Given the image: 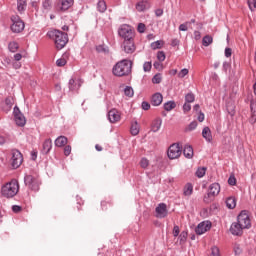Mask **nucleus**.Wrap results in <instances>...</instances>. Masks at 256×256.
Wrapping results in <instances>:
<instances>
[{
	"label": "nucleus",
	"instance_id": "13",
	"mask_svg": "<svg viewBox=\"0 0 256 256\" xmlns=\"http://www.w3.org/2000/svg\"><path fill=\"white\" fill-rule=\"evenodd\" d=\"M211 229V223L209 222H201L195 229L196 235H203V233H207Z\"/></svg>",
	"mask_w": 256,
	"mask_h": 256
},
{
	"label": "nucleus",
	"instance_id": "44",
	"mask_svg": "<svg viewBox=\"0 0 256 256\" xmlns=\"http://www.w3.org/2000/svg\"><path fill=\"white\" fill-rule=\"evenodd\" d=\"M140 166L142 169H147L149 167V161L147 158H142L140 161Z\"/></svg>",
	"mask_w": 256,
	"mask_h": 256
},
{
	"label": "nucleus",
	"instance_id": "56",
	"mask_svg": "<svg viewBox=\"0 0 256 256\" xmlns=\"http://www.w3.org/2000/svg\"><path fill=\"white\" fill-rule=\"evenodd\" d=\"M21 206H19V205H13L12 206V211H13V213H21Z\"/></svg>",
	"mask_w": 256,
	"mask_h": 256
},
{
	"label": "nucleus",
	"instance_id": "19",
	"mask_svg": "<svg viewBox=\"0 0 256 256\" xmlns=\"http://www.w3.org/2000/svg\"><path fill=\"white\" fill-rule=\"evenodd\" d=\"M202 137L207 141V143H211L213 141V135L211 134V128L204 127L202 130Z\"/></svg>",
	"mask_w": 256,
	"mask_h": 256
},
{
	"label": "nucleus",
	"instance_id": "39",
	"mask_svg": "<svg viewBox=\"0 0 256 256\" xmlns=\"http://www.w3.org/2000/svg\"><path fill=\"white\" fill-rule=\"evenodd\" d=\"M227 111H228L229 115H231V117H233L235 115V105L228 104Z\"/></svg>",
	"mask_w": 256,
	"mask_h": 256
},
{
	"label": "nucleus",
	"instance_id": "12",
	"mask_svg": "<svg viewBox=\"0 0 256 256\" xmlns=\"http://www.w3.org/2000/svg\"><path fill=\"white\" fill-rule=\"evenodd\" d=\"M14 117L16 125H18V127H25V123H27V120H25V116H23L17 106L14 108Z\"/></svg>",
	"mask_w": 256,
	"mask_h": 256
},
{
	"label": "nucleus",
	"instance_id": "37",
	"mask_svg": "<svg viewBox=\"0 0 256 256\" xmlns=\"http://www.w3.org/2000/svg\"><path fill=\"white\" fill-rule=\"evenodd\" d=\"M186 103H193L195 101V95L193 93H188L185 96Z\"/></svg>",
	"mask_w": 256,
	"mask_h": 256
},
{
	"label": "nucleus",
	"instance_id": "33",
	"mask_svg": "<svg viewBox=\"0 0 256 256\" xmlns=\"http://www.w3.org/2000/svg\"><path fill=\"white\" fill-rule=\"evenodd\" d=\"M130 133L131 135H139V124H137V122H135L134 124H132L131 128H130Z\"/></svg>",
	"mask_w": 256,
	"mask_h": 256
},
{
	"label": "nucleus",
	"instance_id": "59",
	"mask_svg": "<svg viewBox=\"0 0 256 256\" xmlns=\"http://www.w3.org/2000/svg\"><path fill=\"white\" fill-rule=\"evenodd\" d=\"M194 39L196 41H199V39H201V32L199 31H194Z\"/></svg>",
	"mask_w": 256,
	"mask_h": 256
},
{
	"label": "nucleus",
	"instance_id": "45",
	"mask_svg": "<svg viewBox=\"0 0 256 256\" xmlns=\"http://www.w3.org/2000/svg\"><path fill=\"white\" fill-rule=\"evenodd\" d=\"M186 75H189V69L184 68L178 73L179 79H183Z\"/></svg>",
	"mask_w": 256,
	"mask_h": 256
},
{
	"label": "nucleus",
	"instance_id": "26",
	"mask_svg": "<svg viewBox=\"0 0 256 256\" xmlns=\"http://www.w3.org/2000/svg\"><path fill=\"white\" fill-rule=\"evenodd\" d=\"M161 124H162V120L160 118H158L152 122L153 133H157V131H159V129H161Z\"/></svg>",
	"mask_w": 256,
	"mask_h": 256
},
{
	"label": "nucleus",
	"instance_id": "62",
	"mask_svg": "<svg viewBox=\"0 0 256 256\" xmlns=\"http://www.w3.org/2000/svg\"><path fill=\"white\" fill-rule=\"evenodd\" d=\"M155 15H156V17H161L163 15V9H156Z\"/></svg>",
	"mask_w": 256,
	"mask_h": 256
},
{
	"label": "nucleus",
	"instance_id": "54",
	"mask_svg": "<svg viewBox=\"0 0 256 256\" xmlns=\"http://www.w3.org/2000/svg\"><path fill=\"white\" fill-rule=\"evenodd\" d=\"M183 111H184V113H189V111H191V104H189V103H185L184 105H183Z\"/></svg>",
	"mask_w": 256,
	"mask_h": 256
},
{
	"label": "nucleus",
	"instance_id": "2",
	"mask_svg": "<svg viewBox=\"0 0 256 256\" xmlns=\"http://www.w3.org/2000/svg\"><path fill=\"white\" fill-rule=\"evenodd\" d=\"M133 63L127 59L117 62L113 68L112 73L115 77H127L130 75Z\"/></svg>",
	"mask_w": 256,
	"mask_h": 256
},
{
	"label": "nucleus",
	"instance_id": "64",
	"mask_svg": "<svg viewBox=\"0 0 256 256\" xmlns=\"http://www.w3.org/2000/svg\"><path fill=\"white\" fill-rule=\"evenodd\" d=\"M234 252H235L236 255L241 254V248H239V246L235 247Z\"/></svg>",
	"mask_w": 256,
	"mask_h": 256
},
{
	"label": "nucleus",
	"instance_id": "23",
	"mask_svg": "<svg viewBox=\"0 0 256 256\" xmlns=\"http://www.w3.org/2000/svg\"><path fill=\"white\" fill-rule=\"evenodd\" d=\"M67 137L65 136H59L56 140H55V145L56 147H65L67 144Z\"/></svg>",
	"mask_w": 256,
	"mask_h": 256
},
{
	"label": "nucleus",
	"instance_id": "9",
	"mask_svg": "<svg viewBox=\"0 0 256 256\" xmlns=\"http://www.w3.org/2000/svg\"><path fill=\"white\" fill-rule=\"evenodd\" d=\"M11 165L14 169H19L23 163V154L19 150H12Z\"/></svg>",
	"mask_w": 256,
	"mask_h": 256
},
{
	"label": "nucleus",
	"instance_id": "30",
	"mask_svg": "<svg viewBox=\"0 0 256 256\" xmlns=\"http://www.w3.org/2000/svg\"><path fill=\"white\" fill-rule=\"evenodd\" d=\"M147 9V2L140 1L136 4V11H139V13L145 11Z\"/></svg>",
	"mask_w": 256,
	"mask_h": 256
},
{
	"label": "nucleus",
	"instance_id": "40",
	"mask_svg": "<svg viewBox=\"0 0 256 256\" xmlns=\"http://www.w3.org/2000/svg\"><path fill=\"white\" fill-rule=\"evenodd\" d=\"M153 67V65L151 64V62H145L143 64V71L145 73H149V71H151V68Z\"/></svg>",
	"mask_w": 256,
	"mask_h": 256
},
{
	"label": "nucleus",
	"instance_id": "41",
	"mask_svg": "<svg viewBox=\"0 0 256 256\" xmlns=\"http://www.w3.org/2000/svg\"><path fill=\"white\" fill-rule=\"evenodd\" d=\"M187 236H188V234L186 231L181 232L179 235L180 243H185V241H187Z\"/></svg>",
	"mask_w": 256,
	"mask_h": 256
},
{
	"label": "nucleus",
	"instance_id": "34",
	"mask_svg": "<svg viewBox=\"0 0 256 256\" xmlns=\"http://www.w3.org/2000/svg\"><path fill=\"white\" fill-rule=\"evenodd\" d=\"M163 80V77H161V74H155L152 78V83H154L155 85H159V83H161V81Z\"/></svg>",
	"mask_w": 256,
	"mask_h": 256
},
{
	"label": "nucleus",
	"instance_id": "52",
	"mask_svg": "<svg viewBox=\"0 0 256 256\" xmlns=\"http://www.w3.org/2000/svg\"><path fill=\"white\" fill-rule=\"evenodd\" d=\"M187 25H189V22H186L184 24H180L179 31H187L189 29V27Z\"/></svg>",
	"mask_w": 256,
	"mask_h": 256
},
{
	"label": "nucleus",
	"instance_id": "51",
	"mask_svg": "<svg viewBox=\"0 0 256 256\" xmlns=\"http://www.w3.org/2000/svg\"><path fill=\"white\" fill-rule=\"evenodd\" d=\"M137 31H138V33H145V24L139 23Z\"/></svg>",
	"mask_w": 256,
	"mask_h": 256
},
{
	"label": "nucleus",
	"instance_id": "53",
	"mask_svg": "<svg viewBox=\"0 0 256 256\" xmlns=\"http://www.w3.org/2000/svg\"><path fill=\"white\" fill-rule=\"evenodd\" d=\"M188 129H189V131H193V130L197 129V121L191 122L188 126Z\"/></svg>",
	"mask_w": 256,
	"mask_h": 256
},
{
	"label": "nucleus",
	"instance_id": "32",
	"mask_svg": "<svg viewBox=\"0 0 256 256\" xmlns=\"http://www.w3.org/2000/svg\"><path fill=\"white\" fill-rule=\"evenodd\" d=\"M205 173H207V168L206 167H201V168L197 169L195 175H196V177L201 179L202 177H205Z\"/></svg>",
	"mask_w": 256,
	"mask_h": 256
},
{
	"label": "nucleus",
	"instance_id": "27",
	"mask_svg": "<svg viewBox=\"0 0 256 256\" xmlns=\"http://www.w3.org/2000/svg\"><path fill=\"white\" fill-rule=\"evenodd\" d=\"M97 10L99 13H105V11H107V3L104 0H100L97 3Z\"/></svg>",
	"mask_w": 256,
	"mask_h": 256
},
{
	"label": "nucleus",
	"instance_id": "38",
	"mask_svg": "<svg viewBox=\"0 0 256 256\" xmlns=\"http://www.w3.org/2000/svg\"><path fill=\"white\" fill-rule=\"evenodd\" d=\"M56 65L57 67H65V65H67V60L62 57L56 61Z\"/></svg>",
	"mask_w": 256,
	"mask_h": 256
},
{
	"label": "nucleus",
	"instance_id": "1",
	"mask_svg": "<svg viewBox=\"0 0 256 256\" xmlns=\"http://www.w3.org/2000/svg\"><path fill=\"white\" fill-rule=\"evenodd\" d=\"M47 37L52 39L56 45V49H63L67 43H69V36L67 33L60 31V30H50L47 33Z\"/></svg>",
	"mask_w": 256,
	"mask_h": 256
},
{
	"label": "nucleus",
	"instance_id": "31",
	"mask_svg": "<svg viewBox=\"0 0 256 256\" xmlns=\"http://www.w3.org/2000/svg\"><path fill=\"white\" fill-rule=\"evenodd\" d=\"M211 43H213V37H211L209 35H206L203 37L202 45L204 47H209V45H211Z\"/></svg>",
	"mask_w": 256,
	"mask_h": 256
},
{
	"label": "nucleus",
	"instance_id": "21",
	"mask_svg": "<svg viewBox=\"0 0 256 256\" xmlns=\"http://www.w3.org/2000/svg\"><path fill=\"white\" fill-rule=\"evenodd\" d=\"M183 154L186 157V159H193V147L190 145H186L183 150Z\"/></svg>",
	"mask_w": 256,
	"mask_h": 256
},
{
	"label": "nucleus",
	"instance_id": "48",
	"mask_svg": "<svg viewBox=\"0 0 256 256\" xmlns=\"http://www.w3.org/2000/svg\"><path fill=\"white\" fill-rule=\"evenodd\" d=\"M165 58H166L165 52L159 51V52L157 53V59H158V61L163 62V61H165Z\"/></svg>",
	"mask_w": 256,
	"mask_h": 256
},
{
	"label": "nucleus",
	"instance_id": "6",
	"mask_svg": "<svg viewBox=\"0 0 256 256\" xmlns=\"http://www.w3.org/2000/svg\"><path fill=\"white\" fill-rule=\"evenodd\" d=\"M237 223L242 226L244 229H250L251 227V218L247 211L243 210L237 217Z\"/></svg>",
	"mask_w": 256,
	"mask_h": 256
},
{
	"label": "nucleus",
	"instance_id": "43",
	"mask_svg": "<svg viewBox=\"0 0 256 256\" xmlns=\"http://www.w3.org/2000/svg\"><path fill=\"white\" fill-rule=\"evenodd\" d=\"M96 51L97 53H109V49H107L105 46L103 45H99L96 47Z\"/></svg>",
	"mask_w": 256,
	"mask_h": 256
},
{
	"label": "nucleus",
	"instance_id": "20",
	"mask_svg": "<svg viewBox=\"0 0 256 256\" xmlns=\"http://www.w3.org/2000/svg\"><path fill=\"white\" fill-rule=\"evenodd\" d=\"M74 0H61L60 9L61 11H67L70 7H73Z\"/></svg>",
	"mask_w": 256,
	"mask_h": 256
},
{
	"label": "nucleus",
	"instance_id": "49",
	"mask_svg": "<svg viewBox=\"0 0 256 256\" xmlns=\"http://www.w3.org/2000/svg\"><path fill=\"white\" fill-rule=\"evenodd\" d=\"M142 109L144 111H149L151 109V104H149L147 101L142 102Z\"/></svg>",
	"mask_w": 256,
	"mask_h": 256
},
{
	"label": "nucleus",
	"instance_id": "16",
	"mask_svg": "<svg viewBox=\"0 0 256 256\" xmlns=\"http://www.w3.org/2000/svg\"><path fill=\"white\" fill-rule=\"evenodd\" d=\"M83 84V81L81 79H73L71 78L68 83V87L70 91H79L81 88V85Z\"/></svg>",
	"mask_w": 256,
	"mask_h": 256
},
{
	"label": "nucleus",
	"instance_id": "5",
	"mask_svg": "<svg viewBox=\"0 0 256 256\" xmlns=\"http://www.w3.org/2000/svg\"><path fill=\"white\" fill-rule=\"evenodd\" d=\"M221 192V186L219 183H213L209 186V190L206 196H204V203H211L217 195Z\"/></svg>",
	"mask_w": 256,
	"mask_h": 256
},
{
	"label": "nucleus",
	"instance_id": "58",
	"mask_svg": "<svg viewBox=\"0 0 256 256\" xmlns=\"http://www.w3.org/2000/svg\"><path fill=\"white\" fill-rule=\"evenodd\" d=\"M179 233H180L179 226H174L173 228L174 237H179Z\"/></svg>",
	"mask_w": 256,
	"mask_h": 256
},
{
	"label": "nucleus",
	"instance_id": "50",
	"mask_svg": "<svg viewBox=\"0 0 256 256\" xmlns=\"http://www.w3.org/2000/svg\"><path fill=\"white\" fill-rule=\"evenodd\" d=\"M64 155L66 157H69V155H71V146L70 145H67L64 147Z\"/></svg>",
	"mask_w": 256,
	"mask_h": 256
},
{
	"label": "nucleus",
	"instance_id": "14",
	"mask_svg": "<svg viewBox=\"0 0 256 256\" xmlns=\"http://www.w3.org/2000/svg\"><path fill=\"white\" fill-rule=\"evenodd\" d=\"M243 229L244 228L238 222H234L230 226V233L236 237H241V235H243Z\"/></svg>",
	"mask_w": 256,
	"mask_h": 256
},
{
	"label": "nucleus",
	"instance_id": "28",
	"mask_svg": "<svg viewBox=\"0 0 256 256\" xmlns=\"http://www.w3.org/2000/svg\"><path fill=\"white\" fill-rule=\"evenodd\" d=\"M17 9L20 13H23L27 9V0H18Z\"/></svg>",
	"mask_w": 256,
	"mask_h": 256
},
{
	"label": "nucleus",
	"instance_id": "10",
	"mask_svg": "<svg viewBox=\"0 0 256 256\" xmlns=\"http://www.w3.org/2000/svg\"><path fill=\"white\" fill-rule=\"evenodd\" d=\"M183 150L179 147V144L174 143L168 148L167 155L170 159H179Z\"/></svg>",
	"mask_w": 256,
	"mask_h": 256
},
{
	"label": "nucleus",
	"instance_id": "11",
	"mask_svg": "<svg viewBox=\"0 0 256 256\" xmlns=\"http://www.w3.org/2000/svg\"><path fill=\"white\" fill-rule=\"evenodd\" d=\"M155 211H156V217L158 219H165V217L169 215V211L167 210V204L165 203L158 204Z\"/></svg>",
	"mask_w": 256,
	"mask_h": 256
},
{
	"label": "nucleus",
	"instance_id": "24",
	"mask_svg": "<svg viewBox=\"0 0 256 256\" xmlns=\"http://www.w3.org/2000/svg\"><path fill=\"white\" fill-rule=\"evenodd\" d=\"M53 147V142L51 139H46L43 143V153L47 154L49 151H51Z\"/></svg>",
	"mask_w": 256,
	"mask_h": 256
},
{
	"label": "nucleus",
	"instance_id": "35",
	"mask_svg": "<svg viewBox=\"0 0 256 256\" xmlns=\"http://www.w3.org/2000/svg\"><path fill=\"white\" fill-rule=\"evenodd\" d=\"M8 48L12 53H15L19 49V44L17 42H10Z\"/></svg>",
	"mask_w": 256,
	"mask_h": 256
},
{
	"label": "nucleus",
	"instance_id": "3",
	"mask_svg": "<svg viewBox=\"0 0 256 256\" xmlns=\"http://www.w3.org/2000/svg\"><path fill=\"white\" fill-rule=\"evenodd\" d=\"M19 193V182L16 179H12L10 182L2 186L1 194L7 199L15 197Z\"/></svg>",
	"mask_w": 256,
	"mask_h": 256
},
{
	"label": "nucleus",
	"instance_id": "17",
	"mask_svg": "<svg viewBox=\"0 0 256 256\" xmlns=\"http://www.w3.org/2000/svg\"><path fill=\"white\" fill-rule=\"evenodd\" d=\"M123 47H124L125 53H128V54L135 53V42L133 41V39L124 40Z\"/></svg>",
	"mask_w": 256,
	"mask_h": 256
},
{
	"label": "nucleus",
	"instance_id": "15",
	"mask_svg": "<svg viewBox=\"0 0 256 256\" xmlns=\"http://www.w3.org/2000/svg\"><path fill=\"white\" fill-rule=\"evenodd\" d=\"M108 119L110 123H117L118 121H121V114L117 109H112L108 112Z\"/></svg>",
	"mask_w": 256,
	"mask_h": 256
},
{
	"label": "nucleus",
	"instance_id": "55",
	"mask_svg": "<svg viewBox=\"0 0 256 256\" xmlns=\"http://www.w3.org/2000/svg\"><path fill=\"white\" fill-rule=\"evenodd\" d=\"M228 183L230 185H236L237 184V179L235 178V176H230L229 179H228Z\"/></svg>",
	"mask_w": 256,
	"mask_h": 256
},
{
	"label": "nucleus",
	"instance_id": "57",
	"mask_svg": "<svg viewBox=\"0 0 256 256\" xmlns=\"http://www.w3.org/2000/svg\"><path fill=\"white\" fill-rule=\"evenodd\" d=\"M233 55V50L231 48H226L225 49V57L229 58Z\"/></svg>",
	"mask_w": 256,
	"mask_h": 256
},
{
	"label": "nucleus",
	"instance_id": "46",
	"mask_svg": "<svg viewBox=\"0 0 256 256\" xmlns=\"http://www.w3.org/2000/svg\"><path fill=\"white\" fill-rule=\"evenodd\" d=\"M210 256H221V254L219 253V248L216 246L212 247Z\"/></svg>",
	"mask_w": 256,
	"mask_h": 256
},
{
	"label": "nucleus",
	"instance_id": "47",
	"mask_svg": "<svg viewBox=\"0 0 256 256\" xmlns=\"http://www.w3.org/2000/svg\"><path fill=\"white\" fill-rule=\"evenodd\" d=\"M5 105H7V107L9 109H11V107H13V98L12 97H7L5 99Z\"/></svg>",
	"mask_w": 256,
	"mask_h": 256
},
{
	"label": "nucleus",
	"instance_id": "22",
	"mask_svg": "<svg viewBox=\"0 0 256 256\" xmlns=\"http://www.w3.org/2000/svg\"><path fill=\"white\" fill-rule=\"evenodd\" d=\"M183 195H185V197H191V195H193V184L187 183L184 186Z\"/></svg>",
	"mask_w": 256,
	"mask_h": 256
},
{
	"label": "nucleus",
	"instance_id": "7",
	"mask_svg": "<svg viewBox=\"0 0 256 256\" xmlns=\"http://www.w3.org/2000/svg\"><path fill=\"white\" fill-rule=\"evenodd\" d=\"M12 25H11V31L13 33H21L25 29V22L21 20L18 16H13L11 18Z\"/></svg>",
	"mask_w": 256,
	"mask_h": 256
},
{
	"label": "nucleus",
	"instance_id": "8",
	"mask_svg": "<svg viewBox=\"0 0 256 256\" xmlns=\"http://www.w3.org/2000/svg\"><path fill=\"white\" fill-rule=\"evenodd\" d=\"M24 183L32 191H39V185H41V182H39V179L33 177L32 175H26L24 177Z\"/></svg>",
	"mask_w": 256,
	"mask_h": 256
},
{
	"label": "nucleus",
	"instance_id": "29",
	"mask_svg": "<svg viewBox=\"0 0 256 256\" xmlns=\"http://www.w3.org/2000/svg\"><path fill=\"white\" fill-rule=\"evenodd\" d=\"M175 107H177V104L175 103V101H168L164 104L165 111H173Z\"/></svg>",
	"mask_w": 256,
	"mask_h": 256
},
{
	"label": "nucleus",
	"instance_id": "36",
	"mask_svg": "<svg viewBox=\"0 0 256 256\" xmlns=\"http://www.w3.org/2000/svg\"><path fill=\"white\" fill-rule=\"evenodd\" d=\"M124 95H126V97H133L134 95L133 88L130 86H126V88L124 89Z\"/></svg>",
	"mask_w": 256,
	"mask_h": 256
},
{
	"label": "nucleus",
	"instance_id": "25",
	"mask_svg": "<svg viewBox=\"0 0 256 256\" xmlns=\"http://www.w3.org/2000/svg\"><path fill=\"white\" fill-rule=\"evenodd\" d=\"M226 207L228 209H235V207H237V200H235V197H229L226 199Z\"/></svg>",
	"mask_w": 256,
	"mask_h": 256
},
{
	"label": "nucleus",
	"instance_id": "60",
	"mask_svg": "<svg viewBox=\"0 0 256 256\" xmlns=\"http://www.w3.org/2000/svg\"><path fill=\"white\" fill-rule=\"evenodd\" d=\"M231 67V63L229 62H224L223 63V70L227 73V70Z\"/></svg>",
	"mask_w": 256,
	"mask_h": 256
},
{
	"label": "nucleus",
	"instance_id": "63",
	"mask_svg": "<svg viewBox=\"0 0 256 256\" xmlns=\"http://www.w3.org/2000/svg\"><path fill=\"white\" fill-rule=\"evenodd\" d=\"M14 59L15 61H21V59H23V56L21 55V53H17L14 55Z\"/></svg>",
	"mask_w": 256,
	"mask_h": 256
},
{
	"label": "nucleus",
	"instance_id": "42",
	"mask_svg": "<svg viewBox=\"0 0 256 256\" xmlns=\"http://www.w3.org/2000/svg\"><path fill=\"white\" fill-rule=\"evenodd\" d=\"M162 42L161 41H155V42H152L151 43V49H161V47H162Z\"/></svg>",
	"mask_w": 256,
	"mask_h": 256
},
{
	"label": "nucleus",
	"instance_id": "18",
	"mask_svg": "<svg viewBox=\"0 0 256 256\" xmlns=\"http://www.w3.org/2000/svg\"><path fill=\"white\" fill-rule=\"evenodd\" d=\"M163 103V94L162 93H155L151 98V105L154 107H159Z\"/></svg>",
	"mask_w": 256,
	"mask_h": 256
},
{
	"label": "nucleus",
	"instance_id": "61",
	"mask_svg": "<svg viewBox=\"0 0 256 256\" xmlns=\"http://www.w3.org/2000/svg\"><path fill=\"white\" fill-rule=\"evenodd\" d=\"M198 121L200 123H203V121H205V114L201 113L198 115Z\"/></svg>",
	"mask_w": 256,
	"mask_h": 256
},
{
	"label": "nucleus",
	"instance_id": "4",
	"mask_svg": "<svg viewBox=\"0 0 256 256\" xmlns=\"http://www.w3.org/2000/svg\"><path fill=\"white\" fill-rule=\"evenodd\" d=\"M118 34L122 39H124V41L135 39V29L127 24L120 26L118 29Z\"/></svg>",
	"mask_w": 256,
	"mask_h": 256
}]
</instances>
